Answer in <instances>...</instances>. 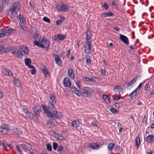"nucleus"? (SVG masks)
<instances>
[{"label": "nucleus", "mask_w": 154, "mask_h": 154, "mask_svg": "<svg viewBox=\"0 0 154 154\" xmlns=\"http://www.w3.org/2000/svg\"><path fill=\"white\" fill-rule=\"evenodd\" d=\"M42 107L44 112L47 115L48 117L55 118H60L61 117V115L57 113L55 107H54V108L52 107L48 108L46 106L43 105H42Z\"/></svg>", "instance_id": "f257e3e1"}, {"label": "nucleus", "mask_w": 154, "mask_h": 154, "mask_svg": "<svg viewBox=\"0 0 154 154\" xmlns=\"http://www.w3.org/2000/svg\"><path fill=\"white\" fill-rule=\"evenodd\" d=\"M34 45L42 48H45L47 51L49 47L50 43L49 41L45 37H43L42 39L39 42L35 40L34 41Z\"/></svg>", "instance_id": "f03ea898"}, {"label": "nucleus", "mask_w": 154, "mask_h": 154, "mask_svg": "<svg viewBox=\"0 0 154 154\" xmlns=\"http://www.w3.org/2000/svg\"><path fill=\"white\" fill-rule=\"evenodd\" d=\"M21 8V5L18 1L14 2L10 9L11 13L13 16H15L17 14V12L19 11Z\"/></svg>", "instance_id": "7ed1b4c3"}, {"label": "nucleus", "mask_w": 154, "mask_h": 154, "mask_svg": "<svg viewBox=\"0 0 154 154\" xmlns=\"http://www.w3.org/2000/svg\"><path fill=\"white\" fill-rule=\"evenodd\" d=\"M94 92V91L92 88L88 87H84L82 88L81 94L82 97H91Z\"/></svg>", "instance_id": "20e7f679"}, {"label": "nucleus", "mask_w": 154, "mask_h": 154, "mask_svg": "<svg viewBox=\"0 0 154 154\" xmlns=\"http://www.w3.org/2000/svg\"><path fill=\"white\" fill-rule=\"evenodd\" d=\"M48 107L54 108L56 103L55 97L54 95H51L47 98Z\"/></svg>", "instance_id": "39448f33"}, {"label": "nucleus", "mask_w": 154, "mask_h": 154, "mask_svg": "<svg viewBox=\"0 0 154 154\" xmlns=\"http://www.w3.org/2000/svg\"><path fill=\"white\" fill-rule=\"evenodd\" d=\"M11 53L16 57L19 58L22 57V53L19 51L15 47H12L11 48Z\"/></svg>", "instance_id": "423d86ee"}, {"label": "nucleus", "mask_w": 154, "mask_h": 154, "mask_svg": "<svg viewBox=\"0 0 154 154\" xmlns=\"http://www.w3.org/2000/svg\"><path fill=\"white\" fill-rule=\"evenodd\" d=\"M56 8L58 11L60 12H66L69 9L68 7L64 4L57 6Z\"/></svg>", "instance_id": "0eeeda50"}, {"label": "nucleus", "mask_w": 154, "mask_h": 154, "mask_svg": "<svg viewBox=\"0 0 154 154\" xmlns=\"http://www.w3.org/2000/svg\"><path fill=\"white\" fill-rule=\"evenodd\" d=\"M91 44L90 41H87L84 45L85 52L87 54H90L91 53Z\"/></svg>", "instance_id": "6e6552de"}, {"label": "nucleus", "mask_w": 154, "mask_h": 154, "mask_svg": "<svg viewBox=\"0 0 154 154\" xmlns=\"http://www.w3.org/2000/svg\"><path fill=\"white\" fill-rule=\"evenodd\" d=\"M2 75L5 76H8L10 77H13L14 75L10 70L5 68L2 71Z\"/></svg>", "instance_id": "1a4fd4ad"}, {"label": "nucleus", "mask_w": 154, "mask_h": 154, "mask_svg": "<svg viewBox=\"0 0 154 154\" xmlns=\"http://www.w3.org/2000/svg\"><path fill=\"white\" fill-rule=\"evenodd\" d=\"M33 112L36 116H39L41 112V108L38 106H35L33 108Z\"/></svg>", "instance_id": "9d476101"}, {"label": "nucleus", "mask_w": 154, "mask_h": 154, "mask_svg": "<svg viewBox=\"0 0 154 154\" xmlns=\"http://www.w3.org/2000/svg\"><path fill=\"white\" fill-rule=\"evenodd\" d=\"M66 37L65 35H62L61 34H58L54 36V39L55 41L62 40L65 38Z\"/></svg>", "instance_id": "9b49d317"}, {"label": "nucleus", "mask_w": 154, "mask_h": 154, "mask_svg": "<svg viewBox=\"0 0 154 154\" xmlns=\"http://www.w3.org/2000/svg\"><path fill=\"white\" fill-rule=\"evenodd\" d=\"M8 130V128L5 125H2L0 127V133L5 134L7 133Z\"/></svg>", "instance_id": "f8f14e48"}, {"label": "nucleus", "mask_w": 154, "mask_h": 154, "mask_svg": "<svg viewBox=\"0 0 154 154\" xmlns=\"http://www.w3.org/2000/svg\"><path fill=\"white\" fill-rule=\"evenodd\" d=\"M63 84L66 87L69 88L71 86V82L70 79L67 78H65L63 81Z\"/></svg>", "instance_id": "ddd939ff"}, {"label": "nucleus", "mask_w": 154, "mask_h": 154, "mask_svg": "<svg viewBox=\"0 0 154 154\" xmlns=\"http://www.w3.org/2000/svg\"><path fill=\"white\" fill-rule=\"evenodd\" d=\"M119 39L121 40L127 45L129 44V41L128 38L125 36L120 34V35Z\"/></svg>", "instance_id": "4468645a"}, {"label": "nucleus", "mask_w": 154, "mask_h": 154, "mask_svg": "<svg viewBox=\"0 0 154 154\" xmlns=\"http://www.w3.org/2000/svg\"><path fill=\"white\" fill-rule=\"evenodd\" d=\"M48 125H49V127H53V126L57 125L58 123L56 120L54 119L50 120L47 122Z\"/></svg>", "instance_id": "2eb2a0df"}, {"label": "nucleus", "mask_w": 154, "mask_h": 154, "mask_svg": "<svg viewBox=\"0 0 154 154\" xmlns=\"http://www.w3.org/2000/svg\"><path fill=\"white\" fill-rule=\"evenodd\" d=\"M71 91L73 92L76 94L77 96H81V92L78 90L76 88L73 86L71 87Z\"/></svg>", "instance_id": "dca6fc26"}, {"label": "nucleus", "mask_w": 154, "mask_h": 154, "mask_svg": "<svg viewBox=\"0 0 154 154\" xmlns=\"http://www.w3.org/2000/svg\"><path fill=\"white\" fill-rule=\"evenodd\" d=\"M19 49L20 50V51H21L24 54H27L28 53V48L22 46H20Z\"/></svg>", "instance_id": "f3484780"}, {"label": "nucleus", "mask_w": 154, "mask_h": 154, "mask_svg": "<svg viewBox=\"0 0 154 154\" xmlns=\"http://www.w3.org/2000/svg\"><path fill=\"white\" fill-rule=\"evenodd\" d=\"M54 57L56 63L59 66H61L62 64V62L61 59L58 55L56 54L54 55Z\"/></svg>", "instance_id": "a211bd4d"}, {"label": "nucleus", "mask_w": 154, "mask_h": 154, "mask_svg": "<svg viewBox=\"0 0 154 154\" xmlns=\"http://www.w3.org/2000/svg\"><path fill=\"white\" fill-rule=\"evenodd\" d=\"M82 78L84 81L87 82L93 81H94V79L96 78L95 77L93 76L91 78H90L86 76H84Z\"/></svg>", "instance_id": "6ab92c4d"}, {"label": "nucleus", "mask_w": 154, "mask_h": 154, "mask_svg": "<svg viewBox=\"0 0 154 154\" xmlns=\"http://www.w3.org/2000/svg\"><path fill=\"white\" fill-rule=\"evenodd\" d=\"M154 140V136L150 135L147 136L146 139V141L148 143H150L153 142Z\"/></svg>", "instance_id": "aec40b11"}, {"label": "nucleus", "mask_w": 154, "mask_h": 154, "mask_svg": "<svg viewBox=\"0 0 154 154\" xmlns=\"http://www.w3.org/2000/svg\"><path fill=\"white\" fill-rule=\"evenodd\" d=\"M41 70L46 77H48L49 75V72L45 66H43L41 68Z\"/></svg>", "instance_id": "412c9836"}, {"label": "nucleus", "mask_w": 154, "mask_h": 154, "mask_svg": "<svg viewBox=\"0 0 154 154\" xmlns=\"http://www.w3.org/2000/svg\"><path fill=\"white\" fill-rule=\"evenodd\" d=\"M68 73L69 76L71 79H74V74L73 69L72 68H69L68 69Z\"/></svg>", "instance_id": "4be33fe9"}, {"label": "nucleus", "mask_w": 154, "mask_h": 154, "mask_svg": "<svg viewBox=\"0 0 154 154\" xmlns=\"http://www.w3.org/2000/svg\"><path fill=\"white\" fill-rule=\"evenodd\" d=\"M23 112L25 113L29 119H32L33 114L29 112L26 109L23 108Z\"/></svg>", "instance_id": "5701e85b"}, {"label": "nucleus", "mask_w": 154, "mask_h": 154, "mask_svg": "<svg viewBox=\"0 0 154 154\" xmlns=\"http://www.w3.org/2000/svg\"><path fill=\"white\" fill-rule=\"evenodd\" d=\"M114 91L115 92H118L119 93H122L123 90L120 86H116L114 88Z\"/></svg>", "instance_id": "b1692460"}, {"label": "nucleus", "mask_w": 154, "mask_h": 154, "mask_svg": "<svg viewBox=\"0 0 154 154\" xmlns=\"http://www.w3.org/2000/svg\"><path fill=\"white\" fill-rule=\"evenodd\" d=\"M90 147L91 148L94 149H98L100 148L99 145L97 144L91 143L90 144Z\"/></svg>", "instance_id": "393cba45"}, {"label": "nucleus", "mask_w": 154, "mask_h": 154, "mask_svg": "<svg viewBox=\"0 0 154 154\" xmlns=\"http://www.w3.org/2000/svg\"><path fill=\"white\" fill-rule=\"evenodd\" d=\"M79 122L77 120L74 121L72 123V126L74 128H77L79 126Z\"/></svg>", "instance_id": "a878e982"}, {"label": "nucleus", "mask_w": 154, "mask_h": 154, "mask_svg": "<svg viewBox=\"0 0 154 154\" xmlns=\"http://www.w3.org/2000/svg\"><path fill=\"white\" fill-rule=\"evenodd\" d=\"M21 146L23 149H26L29 150L32 149L31 146L29 144H23L21 145Z\"/></svg>", "instance_id": "bb28decb"}, {"label": "nucleus", "mask_w": 154, "mask_h": 154, "mask_svg": "<svg viewBox=\"0 0 154 154\" xmlns=\"http://www.w3.org/2000/svg\"><path fill=\"white\" fill-rule=\"evenodd\" d=\"M55 138L60 140L64 139V137L60 134H55L54 135Z\"/></svg>", "instance_id": "cd10ccee"}, {"label": "nucleus", "mask_w": 154, "mask_h": 154, "mask_svg": "<svg viewBox=\"0 0 154 154\" xmlns=\"http://www.w3.org/2000/svg\"><path fill=\"white\" fill-rule=\"evenodd\" d=\"M13 29H8L7 30L5 29V36H7L11 35L13 33Z\"/></svg>", "instance_id": "c85d7f7f"}, {"label": "nucleus", "mask_w": 154, "mask_h": 154, "mask_svg": "<svg viewBox=\"0 0 154 154\" xmlns=\"http://www.w3.org/2000/svg\"><path fill=\"white\" fill-rule=\"evenodd\" d=\"M135 143L136 147L138 148L140 143V139L138 136L137 137L135 138Z\"/></svg>", "instance_id": "c756f323"}, {"label": "nucleus", "mask_w": 154, "mask_h": 154, "mask_svg": "<svg viewBox=\"0 0 154 154\" xmlns=\"http://www.w3.org/2000/svg\"><path fill=\"white\" fill-rule=\"evenodd\" d=\"M103 98L105 102L107 103H109L110 102V99L108 96L106 95H103Z\"/></svg>", "instance_id": "7c9ffc66"}, {"label": "nucleus", "mask_w": 154, "mask_h": 154, "mask_svg": "<svg viewBox=\"0 0 154 154\" xmlns=\"http://www.w3.org/2000/svg\"><path fill=\"white\" fill-rule=\"evenodd\" d=\"M92 33L88 29L86 32V40H89L91 38Z\"/></svg>", "instance_id": "2f4dec72"}, {"label": "nucleus", "mask_w": 154, "mask_h": 154, "mask_svg": "<svg viewBox=\"0 0 154 154\" xmlns=\"http://www.w3.org/2000/svg\"><path fill=\"white\" fill-rule=\"evenodd\" d=\"M18 17L20 20V22L23 24H24L26 23V22L24 18L23 17V16L20 14L19 15Z\"/></svg>", "instance_id": "473e14b6"}, {"label": "nucleus", "mask_w": 154, "mask_h": 154, "mask_svg": "<svg viewBox=\"0 0 154 154\" xmlns=\"http://www.w3.org/2000/svg\"><path fill=\"white\" fill-rule=\"evenodd\" d=\"M14 82L15 85L17 87H20L21 85V82L20 80L18 79H14Z\"/></svg>", "instance_id": "72a5a7b5"}, {"label": "nucleus", "mask_w": 154, "mask_h": 154, "mask_svg": "<svg viewBox=\"0 0 154 154\" xmlns=\"http://www.w3.org/2000/svg\"><path fill=\"white\" fill-rule=\"evenodd\" d=\"M138 76H137L134 79H133V80L131 81L128 83V86H132L133 84L136 82L137 80V78Z\"/></svg>", "instance_id": "f704fd0d"}, {"label": "nucleus", "mask_w": 154, "mask_h": 154, "mask_svg": "<svg viewBox=\"0 0 154 154\" xmlns=\"http://www.w3.org/2000/svg\"><path fill=\"white\" fill-rule=\"evenodd\" d=\"M25 62L26 65L29 68V66L31 65H29L31 63V60L29 58L26 59L25 60Z\"/></svg>", "instance_id": "c9c22d12"}, {"label": "nucleus", "mask_w": 154, "mask_h": 154, "mask_svg": "<svg viewBox=\"0 0 154 154\" xmlns=\"http://www.w3.org/2000/svg\"><path fill=\"white\" fill-rule=\"evenodd\" d=\"M5 36V29H2L0 30V37L1 38H3Z\"/></svg>", "instance_id": "e433bc0d"}, {"label": "nucleus", "mask_w": 154, "mask_h": 154, "mask_svg": "<svg viewBox=\"0 0 154 154\" xmlns=\"http://www.w3.org/2000/svg\"><path fill=\"white\" fill-rule=\"evenodd\" d=\"M7 52V51L5 48L3 46H0V54Z\"/></svg>", "instance_id": "4c0bfd02"}, {"label": "nucleus", "mask_w": 154, "mask_h": 154, "mask_svg": "<svg viewBox=\"0 0 154 154\" xmlns=\"http://www.w3.org/2000/svg\"><path fill=\"white\" fill-rule=\"evenodd\" d=\"M136 94H137L136 90H135L131 93L130 94L129 96L131 98H133V97L134 98L135 97H136Z\"/></svg>", "instance_id": "58836bf2"}, {"label": "nucleus", "mask_w": 154, "mask_h": 154, "mask_svg": "<svg viewBox=\"0 0 154 154\" xmlns=\"http://www.w3.org/2000/svg\"><path fill=\"white\" fill-rule=\"evenodd\" d=\"M29 68L31 69V73L32 74L35 75L36 73V71L35 70V68L32 65H31L30 66Z\"/></svg>", "instance_id": "ea45409f"}, {"label": "nucleus", "mask_w": 154, "mask_h": 154, "mask_svg": "<svg viewBox=\"0 0 154 154\" xmlns=\"http://www.w3.org/2000/svg\"><path fill=\"white\" fill-rule=\"evenodd\" d=\"M85 59L87 64L89 65L91 63V60L90 59V57L88 55L86 56Z\"/></svg>", "instance_id": "a19ab883"}, {"label": "nucleus", "mask_w": 154, "mask_h": 154, "mask_svg": "<svg viewBox=\"0 0 154 154\" xmlns=\"http://www.w3.org/2000/svg\"><path fill=\"white\" fill-rule=\"evenodd\" d=\"M115 146V144L113 143H109L107 149L109 150H111Z\"/></svg>", "instance_id": "79ce46f5"}, {"label": "nucleus", "mask_w": 154, "mask_h": 154, "mask_svg": "<svg viewBox=\"0 0 154 154\" xmlns=\"http://www.w3.org/2000/svg\"><path fill=\"white\" fill-rule=\"evenodd\" d=\"M63 147L61 145H59L58 147V152L60 153H62V151H63Z\"/></svg>", "instance_id": "37998d69"}, {"label": "nucleus", "mask_w": 154, "mask_h": 154, "mask_svg": "<svg viewBox=\"0 0 154 154\" xmlns=\"http://www.w3.org/2000/svg\"><path fill=\"white\" fill-rule=\"evenodd\" d=\"M103 15H104V17H112L113 16V14L111 13H104L103 14Z\"/></svg>", "instance_id": "c03bdc74"}, {"label": "nucleus", "mask_w": 154, "mask_h": 154, "mask_svg": "<svg viewBox=\"0 0 154 154\" xmlns=\"http://www.w3.org/2000/svg\"><path fill=\"white\" fill-rule=\"evenodd\" d=\"M53 149L54 150H56L57 149V148L58 147V144L55 142L53 143Z\"/></svg>", "instance_id": "a18cd8bd"}, {"label": "nucleus", "mask_w": 154, "mask_h": 154, "mask_svg": "<svg viewBox=\"0 0 154 154\" xmlns=\"http://www.w3.org/2000/svg\"><path fill=\"white\" fill-rule=\"evenodd\" d=\"M47 149L49 151H51L52 149V147L50 144H47L46 145Z\"/></svg>", "instance_id": "49530a36"}, {"label": "nucleus", "mask_w": 154, "mask_h": 154, "mask_svg": "<svg viewBox=\"0 0 154 154\" xmlns=\"http://www.w3.org/2000/svg\"><path fill=\"white\" fill-rule=\"evenodd\" d=\"M43 20L44 21L47 23H50V21L49 19L46 17H44L43 18Z\"/></svg>", "instance_id": "de8ad7c7"}, {"label": "nucleus", "mask_w": 154, "mask_h": 154, "mask_svg": "<svg viewBox=\"0 0 154 154\" xmlns=\"http://www.w3.org/2000/svg\"><path fill=\"white\" fill-rule=\"evenodd\" d=\"M119 132H121V131L122 129V128L121 127V125L120 124V123H118L117 124Z\"/></svg>", "instance_id": "09e8293b"}, {"label": "nucleus", "mask_w": 154, "mask_h": 154, "mask_svg": "<svg viewBox=\"0 0 154 154\" xmlns=\"http://www.w3.org/2000/svg\"><path fill=\"white\" fill-rule=\"evenodd\" d=\"M109 110L110 111L113 113H118L119 112L118 111H117L116 109H113V108H111L109 109Z\"/></svg>", "instance_id": "8fccbe9b"}, {"label": "nucleus", "mask_w": 154, "mask_h": 154, "mask_svg": "<svg viewBox=\"0 0 154 154\" xmlns=\"http://www.w3.org/2000/svg\"><path fill=\"white\" fill-rule=\"evenodd\" d=\"M91 124L94 126L97 127L98 125V122L96 120H94L91 122Z\"/></svg>", "instance_id": "3c124183"}, {"label": "nucleus", "mask_w": 154, "mask_h": 154, "mask_svg": "<svg viewBox=\"0 0 154 154\" xmlns=\"http://www.w3.org/2000/svg\"><path fill=\"white\" fill-rule=\"evenodd\" d=\"M63 22L61 20H58L56 21V24L57 26L60 25Z\"/></svg>", "instance_id": "603ef678"}, {"label": "nucleus", "mask_w": 154, "mask_h": 154, "mask_svg": "<svg viewBox=\"0 0 154 154\" xmlns=\"http://www.w3.org/2000/svg\"><path fill=\"white\" fill-rule=\"evenodd\" d=\"M19 28L20 29H21L23 30H25L26 29V27L25 26L21 24L20 25Z\"/></svg>", "instance_id": "864d4df0"}, {"label": "nucleus", "mask_w": 154, "mask_h": 154, "mask_svg": "<svg viewBox=\"0 0 154 154\" xmlns=\"http://www.w3.org/2000/svg\"><path fill=\"white\" fill-rule=\"evenodd\" d=\"M112 97L114 100H119L120 99V97L118 96H117L116 95L112 96Z\"/></svg>", "instance_id": "5fc2aeb1"}, {"label": "nucleus", "mask_w": 154, "mask_h": 154, "mask_svg": "<svg viewBox=\"0 0 154 154\" xmlns=\"http://www.w3.org/2000/svg\"><path fill=\"white\" fill-rule=\"evenodd\" d=\"M130 48L132 51H134L136 49V47L135 45H132L130 46Z\"/></svg>", "instance_id": "6e6d98bb"}, {"label": "nucleus", "mask_w": 154, "mask_h": 154, "mask_svg": "<svg viewBox=\"0 0 154 154\" xmlns=\"http://www.w3.org/2000/svg\"><path fill=\"white\" fill-rule=\"evenodd\" d=\"M29 5L30 7V8L31 9H33L34 8V3L32 2H30L29 3Z\"/></svg>", "instance_id": "4d7b16f0"}, {"label": "nucleus", "mask_w": 154, "mask_h": 154, "mask_svg": "<svg viewBox=\"0 0 154 154\" xmlns=\"http://www.w3.org/2000/svg\"><path fill=\"white\" fill-rule=\"evenodd\" d=\"M10 0H2V3L3 5L8 4Z\"/></svg>", "instance_id": "13d9d810"}, {"label": "nucleus", "mask_w": 154, "mask_h": 154, "mask_svg": "<svg viewBox=\"0 0 154 154\" xmlns=\"http://www.w3.org/2000/svg\"><path fill=\"white\" fill-rule=\"evenodd\" d=\"M59 20H61L62 22H63L65 20V18L63 16H60L59 17Z\"/></svg>", "instance_id": "bf43d9fd"}, {"label": "nucleus", "mask_w": 154, "mask_h": 154, "mask_svg": "<svg viewBox=\"0 0 154 154\" xmlns=\"http://www.w3.org/2000/svg\"><path fill=\"white\" fill-rule=\"evenodd\" d=\"M114 106L117 108H119L120 107V106L118 103H116L114 104Z\"/></svg>", "instance_id": "052dcab7"}, {"label": "nucleus", "mask_w": 154, "mask_h": 154, "mask_svg": "<svg viewBox=\"0 0 154 154\" xmlns=\"http://www.w3.org/2000/svg\"><path fill=\"white\" fill-rule=\"evenodd\" d=\"M142 84V83H141L139 84V85L137 88L136 89H135V90H136V91L137 90H139L140 89V88H141Z\"/></svg>", "instance_id": "680f3d73"}, {"label": "nucleus", "mask_w": 154, "mask_h": 154, "mask_svg": "<svg viewBox=\"0 0 154 154\" xmlns=\"http://www.w3.org/2000/svg\"><path fill=\"white\" fill-rule=\"evenodd\" d=\"M103 6L104 7L106 10L108 8V5L106 3H104V5Z\"/></svg>", "instance_id": "e2e57ef3"}, {"label": "nucleus", "mask_w": 154, "mask_h": 154, "mask_svg": "<svg viewBox=\"0 0 154 154\" xmlns=\"http://www.w3.org/2000/svg\"><path fill=\"white\" fill-rule=\"evenodd\" d=\"M144 88L146 90H148L149 88V86L148 84H147L145 86Z\"/></svg>", "instance_id": "0e129e2a"}, {"label": "nucleus", "mask_w": 154, "mask_h": 154, "mask_svg": "<svg viewBox=\"0 0 154 154\" xmlns=\"http://www.w3.org/2000/svg\"><path fill=\"white\" fill-rule=\"evenodd\" d=\"M2 146H3V147L4 149H5L6 151H8V150H7V149H6V145H5L4 143L3 142H2Z\"/></svg>", "instance_id": "69168bd1"}, {"label": "nucleus", "mask_w": 154, "mask_h": 154, "mask_svg": "<svg viewBox=\"0 0 154 154\" xmlns=\"http://www.w3.org/2000/svg\"><path fill=\"white\" fill-rule=\"evenodd\" d=\"M101 73L103 75H105L106 74V72L105 71L103 70V69H101Z\"/></svg>", "instance_id": "338daca9"}, {"label": "nucleus", "mask_w": 154, "mask_h": 154, "mask_svg": "<svg viewBox=\"0 0 154 154\" xmlns=\"http://www.w3.org/2000/svg\"><path fill=\"white\" fill-rule=\"evenodd\" d=\"M38 36V35L36 32L34 33L33 35H32V36L34 38H35L36 37H37Z\"/></svg>", "instance_id": "774afa93"}]
</instances>
